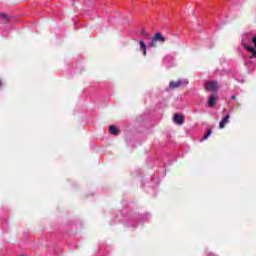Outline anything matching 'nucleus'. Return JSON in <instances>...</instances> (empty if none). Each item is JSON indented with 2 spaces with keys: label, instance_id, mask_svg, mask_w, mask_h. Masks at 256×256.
<instances>
[{
  "label": "nucleus",
  "instance_id": "nucleus-1",
  "mask_svg": "<svg viewBox=\"0 0 256 256\" xmlns=\"http://www.w3.org/2000/svg\"><path fill=\"white\" fill-rule=\"evenodd\" d=\"M167 41V38L161 34V32L155 33L154 37L151 38L150 43L148 44V47H157V43H165Z\"/></svg>",
  "mask_w": 256,
  "mask_h": 256
},
{
  "label": "nucleus",
  "instance_id": "nucleus-2",
  "mask_svg": "<svg viewBox=\"0 0 256 256\" xmlns=\"http://www.w3.org/2000/svg\"><path fill=\"white\" fill-rule=\"evenodd\" d=\"M206 91H211L212 93H217L219 91V83L217 81H209L205 83Z\"/></svg>",
  "mask_w": 256,
  "mask_h": 256
},
{
  "label": "nucleus",
  "instance_id": "nucleus-3",
  "mask_svg": "<svg viewBox=\"0 0 256 256\" xmlns=\"http://www.w3.org/2000/svg\"><path fill=\"white\" fill-rule=\"evenodd\" d=\"M184 122H185V119L183 118L182 115H179V114L174 115V123H177L178 125H183Z\"/></svg>",
  "mask_w": 256,
  "mask_h": 256
},
{
  "label": "nucleus",
  "instance_id": "nucleus-4",
  "mask_svg": "<svg viewBox=\"0 0 256 256\" xmlns=\"http://www.w3.org/2000/svg\"><path fill=\"white\" fill-rule=\"evenodd\" d=\"M216 103H217V97L215 96V94H212L208 99V107H215Z\"/></svg>",
  "mask_w": 256,
  "mask_h": 256
},
{
  "label": "nucleus",
  "instance_id": "nucleus-5",
  "mask_svg": "<svg viewBox=\"0 0 256 256\" xmlns=\"http://www.w3.org/2000/svg\"><path fill=\"white\" fill-rule=\"evenodd\" d=\"M182 84H183V80L180 79L177 82L175 81L170 82L169 87L171 89H177L178 87H181Z\"/></svg>",
  "mask_w": 256,
  "mask_h": 256
},
{
  "label": "nucleus",
  "instance_id": "nucleus-6",
  "mask_svg": "<svg viewBox=\"0 0 256 256\" xmlns=\"http://www.w3.org/2000/svg\"><path fill=\"white\" fill-rule=\"evenodd\" d=\"M229 118H230V116H229V114H227L226 117L223 120L220 121L219 129H224L225 128L227 123H229Z\"/></svg>",
  "mask_w": 256,
  "mask_h": 256
},
{
  "label": "nucleus",
  "instance_id": "nucleus-7",
  "mask_svg": "<svg viewBox=\"0 0 256 256\" xmlns=\"http://www.w3.org/2000/svg\"><path fill=\"white\" fill-rule=\"evenodd\" d=\"M109 133H110V135H119V128H117L115 126H110Z\"/></svg>",
  "mask_w": 256,
  "mask_h": 256
},
{
  "label": "nucleus",
  "instance_id": "nucleus-8",
  "mask_svg": "<svg viewBox=\"0 0 256 256\" xmlns=\"http://www.w3.org/2000/svg\"><path fill=\"white\" fill-rule=\"evenodd\" d=\"M140 49H142L143 55H147V44L143 40H140Z\"/></svg>",
  "mask_w": 256,
  "mask_h": 256
},
{
  "label": "nucleus",
  "instance_id": "nucleus-9",
  "mask_svg": "<svg viewBox=\"0 0 256 256\" xmlns=\"http://www.w3.org/2000/svg\"><path fill=\"white\" fill-rule=\"evenodd\" d=\"M211 133H212V131L208 130L206 135L203 137V140L205 141L206 139H209V137H211Z\"/></svg>",
  "mask_w": 256,
  "mask_h": 256
},
{
  "label": "nucleus",
  "instance_id": "nucleus-10",
  "mask_svg": "<svg viewBox=\"0 0 256 256\" xmlns=\"http://www.w3.org/2000/svg\"><path fill=\"white\" fill-rule=\"evenodd\" d=\"M144 39H151V35L144 33Z\"/></svg>",
  "mask_w": 256,
  "mask_h": 256
},
{
  "label": "nucleus",
  "instance_id": "nucleus-11",
  "mask_svg": "<svg viewBox=\"0 0 256 256\" xmlns=\"http://www.w3.org/2000/svg\"><path fill=\"white\" fill-rule=\"evenodd\" d=\"M0 19H7V15L6 14H0Z\"/></svg>",
  "mask_w": 256,
  "mask_h": 256
},
{
  "label": "nucleus",
  "instance_id": "nucleus-12",
  "mask_svg": "<svg viewBox=\"0 0 256 256\" xmlns=\"http://www.w3.org/2000/svg\"><path fill=\"white\" fill-rule=\"evenodd\" d=\"M232 99H237V96H235V95H232Z\"/></svg>",
  "mask_w": 256,
  "mask_h": 256
}]
</instances>
